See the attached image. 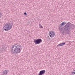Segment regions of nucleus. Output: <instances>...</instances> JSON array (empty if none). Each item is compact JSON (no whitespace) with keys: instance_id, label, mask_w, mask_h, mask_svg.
I'll use <instances>...</instances> for the list:
<instances>
[{"instance_id":"f257e3e1","label":"nucleus","mask_w":75,"mask_h":75,"mask_svg":"<svg viewBox=\"0 0 75 75\" xmlns=\"http://www.w3.org/2000/svg\"><path fill=\"white\" fill-rule=\"evenodd\" d=\"M21 46L18 45H14L11 47V52L12 54L16 53L17 54L20 53L21 51Z\"/></svg>"},{"instance_id":"f03ea898","label":"nucleus","mask_w":75,"mask_h":75,"mask_svg":"<svg viewBox=\"0 0 75 75\" xmlns=\"http://www.w3.org/2000/svg\"><path fill=\"white\" fill-rule=\"evenodd\" d=\"M71 23L68 22L64 27V31H65L66 34H69L70 31L73 29L72 27L71 26Z\"/></svg>"},{"instance_id":"7ed1b4c3","label":"nucleus","mask_w":75,"mask_h":75,"mask_svg":"<svg viewBox=\"0 0 75 75\" xmlns=\"http://www.w3.org/2000/svg\"><path fill=\"white\" fill-rule=\"evenodd\" d=\"M13 24L11 22L6 23L4 26V28L5 31H8L12 28Z\"/></svg>"},{"instance_id":"20e7f679","label":"nucleus","mask_w":75,"mask_h":75,"mask_svg":"<svg viewBox=\"0 0 75 75\" xmlns=\"http://www.w3.org/2000/svg\"><path fill=\"white\" fill-rule=\"evenodd\" d=\"M42 40L41 38L38 39H35L33 41V42H34V43L35 44H40V43H41Z\"/></svg>"},{"instance_id":"39448f33","label":"nucleus","mask_w":75,"mask_h":75,"mask_svg":"<svg viewBox=\"0 0 75 75\" xmlns=\"http://www.w3.org/2000/svg\"><path fill=\"white\" fill-rule=\"evenodd\" d=\"M49 34L50 37H54L55 35V33L53 31H50L49 32Z\"/></svg>"},{"instance_id":"423d86ee","label":"nucleus","mask_w":75,"mask_h":75,"mask_svg":"<svg viewBox=\"0 0 75 75\" xmlns=\"http://www.w3.org/2000/svg\"><path fill=\"white\" fill-rule=\"evenodd\" d=\"M64 24V23H63L62 22V23L60 24V25H59L58 28L60 32H61V31H62V30H63V29H64V28L62 26V25H63Z\"/></svg>"},{"instance_id":"0eeeda50","label":"nucleus","mask_w":75,"mask_h":75,"mask_svg":"<svg viewBox=\"0 0 75 75\" xmlns=\"http://www.w3.org/2000/svg\"><path fill=\"white\" fill-rule=\"evenodd\" d=\"M45 73V70H43L40 71L38 75H44Z\"/></svg>"},{"instance_id":"6e6552de","label":"nucleus","mask_w":75,"mask_h":75,"mask_svg":"<svg viewBox=\"0 0 75 75\" xmlns=\"http://www.w3.org/2000/svg\"><path fill=\"white\" fill-rule=\"evenodd\" d=\"M8 70H4V71L2 72L3 75H7V74H8Z\"/></svg>"},{"instance_id":"1a4fd4ad","label":"nucleus","mask_w":75,"mask_h":75,"mask_svg":"<svg viewBox=\"0 0 75 75\" xmlns=\"http://www.w3.org/2000/svg\"><path fill=\"white\" fill-rule=\"evenodd\" d=\"M65 44V42H63L62 43H60L59 45H57V47H60V46H62V45H64Z\"/></svg>"},{"instance_id":"9d476101","label":"nucleus","mask_w":75,"mask_h":75,"mask_svg":"<svg viewBox=\"0 0 75 75\" xmlns=\"http://www.w3.org/2000/svg\"><path fill=\"white\" fill-rule=\"evenodd\" d=\"M72 75H75V70L73 71Z\"/></svg>"},{"instance_id":"9b49d317","label":"nucleus","mask_w":75,"mask_h":75,"mask_svg":"<svg viewBox=\"0 0 75 75\" xmlns=\"http://www.w3.org/2000/svg\"><path fill=\"white\" fill-rule=\"evenodd\" d=\"M39 26L40 28H43V27H42V26L41 25V24L39 23Z\"/></svg>"},{"instance_id":"f8f14e48","label":"nucleus","mask_w":75,"mask_h":75,"mask_svg":"<svg viewBox=\"0 0 75 75\" xmlns=\"http://www.w3.org/2000/svg\"><path fill=\"white\" fill-rule=\"evenodd\" d=\"M62 31L61 32V33H62V34H64V31H62H62Z\"/></svg>"},{"instance_id":"ddd939ff","label":"nucleus","mask_w":75,"mask_h":75,"mask_svg":"<svg viewBox=\"0 0 75 75\" xmlns=\"http://www.w3.org/2000/svg\"><path fill=\"white\" fill-rule=\"evenodd\" d=\"M1 16H2V13H1V12H0V18L1 17Z\"/></svg>"},{"instance_id":"4468645a","label":"nucleus","mask_w":75,"mask_h":75,"mask_svg":"<svg viewBox=\"0 0 75 75\" xmlns=\"http://www.w3.org/2000/svg\"><path fill=\"white\" fill-rule=\"evenodd\" d=\"M2 50H3V51H5V50H6V48H3L2 49Z\"/></svg>"},{"instance_id":"2eb2a0df","label":"nucleus","mask_w":75,"mask_h":75,"mask_svg":"<svg viewBox=\"0 0 75 75\" xmlns=\"http://www.w3.org/2000/svg\"><path fill=\"white\" fill-rule=\"evenodd\" d=\"M24 15H27V13L26 12L24 13Z\"/></svg>"},{"instance_id":"dca6fc26","label":"nucleus","mask_w":75,"mask_h":75,"mask_svg":"<svg viewBox=\"0 0 75 75\" xmlns=\"http://www.w3.org/2000/svg\"><path fill=\"white\" fill-rule=\"evenodd\" d=\"M63 23H64V24H66V22H63Z\"/></svg>"},{"instance_id":"f3484780","label":"nucleus","mask_w":75,"mask_h":75,"mask_svg":"<svg viewBox=\"0 0 75 75\" xmlns=\"http://www.w3.org/2000/svg\"><path fill=\"white\" fill-rule=\"evenodd\" d=\"M47 39H48V40H49V37H47Z\"/></svg>"}]
</instances>
